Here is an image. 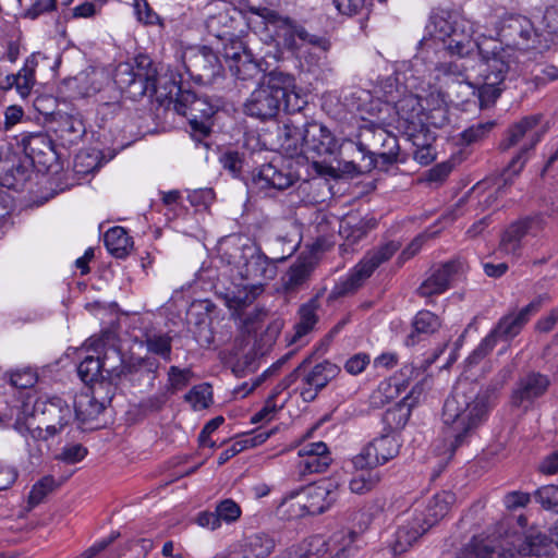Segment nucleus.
<instances>
[{"mask_svg":"<svg viewBox=\"0 0 558 558\" xmlns=\"http://www.w3.org/2000/svg\"><path fill=\"white\" fill-rule=\"evenodd\" d=\"M219 105L213 104L207 96H197L192 90L177 87L174 110L186 117L193 131L201 135H208L210 132V119L218 110Z\"/></svg>","mask_w":558,"mask_h":558,"instance_id":"nucleus-6","label":"nucleus"},{"mask_svg":"<svg viewBox=\"0 0 558 558\" xmlns=\"http://www.w3.org/2000/svg\"><path fill=\"white\" fill-rule=\"evenodd\" d=\"M539 120V116H529L514 123L509 129L507 137L501 142V148L506 150L515 146L527 133H531L537 126Z\"/></svg>","mask_w":558,"mask_h":558,"instance_id":"nucleus-40","label":"nucleus"},{"mask_svg":"<svg viewBox=\"0 0 558 558\" xmlns=\"http://www.w3.org/2000/svg\"><path fill=\"white\" fill-rule=\"evenodd\" d=\"M400 248V244L389 241L368 251L363 259L354 267L349 277L335 287L333 294L342 296L356 291L362 283L385 262L389 260Z\"/></svg>","mask_w":558,"mask_h":558,"instance_id":"nucleus-7","label":"nucleus"},{"mask_svg":"<svg viewBox=\"0 0 558 558\" xmlns=\"http://www.w3.org/2000/svg\"><path fill=\"white\" fill-rule=\"evenodd\" d=\"M487 412L488 396L481 393L473 383L459 381L444 404L445 429L442 439L435 445L436 454L451 459L454 451L486 420Z\"/></svg>","mask_w":558,"mask_h":558,"instance_id":"nucleus-2","label":"nucleus"},{"mask_svg":"<svg viewBox=\"0 0 558 558\" xmlns=\"http://www.w3.org/2000/svg\"><path fill=\"white\" fill-rule=\"evenodd\" d=\"M39 58L40 53L31 54L25 60L23 68L16 74L19 77V94L22 97L28 96L35 85V71L38 65Z\"/></svg>","mask_w":558,"mask_h":558,"instance_id":"nucleus-43","label":"nucleus"},{"mask_svg":"<svg viewBox=\"0 0 558 558\" xmlns=\"http://www.w3.org/2000/svg\"><path fill=\"white\" fill-rule=\"evenodd\" d=\"M399 439L393 434L381 435L367 444L362 451L353 458L356 469H375L387 463L398 456Z\"/></svg>","mask_w":558,"mask_h":558,"instance_id":"nucleus-15","label":"nucleus"},{"mask_svg":"<svg viewBox=\"0 0 558 558\" xmlns=\"http://www.w3.org/2000/svg\"><path fill=\"white\" fill-rule=\"evenodd\" d=\"M192 372L189 368L181 369L178 366H170L168 371L167 392L173 395L189 385Z\"/></svg>","mask_w":558,"mask_h":558,"instance_id":"nucleus-56","label":"nucleus"},{"mask_svg":"<svg viewBox=\"0 0 558 558\" xmlns=\"http://www.w3.org/2000/svg\"><path fill=\"white\" fill-rule=\"evenodd\" d=\"M534 497L543 508L558 511V486H543L535 492Z\"/></svg>","mask_w":558,"mask_h":558,"instance_id":"nucleus-61","label":"nucleus"},{"mask_svg":"<svg viewBox=\"0 0 558 558\" xmlns=\"http://www.w3.org/2000/svg\"><path fill=\"white\" fill-rule=\"evenodd\" d=\"M313 263L307 259H298L293 263L282 277L283 287L287 291H295L302 287L313 271Z\"/></svg>","mask_w":558,"mask_h":558,"instance_id":"nucleus-36","label":"nucleus"},{"mask_svg":"<svg viewBox=\"0 0 558 558\" xmlns=\"http://www.w3.org/2000/svg\"><path fill=\"white\" fill-rule=\"evenodd\" d=\"M336 140L324 125L311 122L304 124V151L303 155L315 154L326 156L333 154Z\"/></svg>","mask_w":558,"mask_h":558,"instance_id":"nucleus-21","label":"nucleus"},{"mask_svg":"<svg viewBox=\"0 0 558 558\" xmlns=\"http://www.w3.org/2000/svg\"><path fill=\"white\" fill-rule=\"evenodd\" d=\"M402 384L397 377H391L379 383L372 392L369 402L373 408H383L401 392Z\"/></svg>","mask_w":558,"mask_h":558,"instance_id":"nucleus-38","label":"nucleus"},{"mask_svg":"<svg viewBox=\"0 0 558 558\" xmlns=\"http://www.w3.org/2000/svg\"><path fill=\"white\" fill-rule=\"evenodd\" d=\"M281 104L279 98L272 95V92L259 85L245 101L244 112L250 117L265 121L278 114Z\"/></svg>","mask_w":558,"mask_h":558,"instance_id":"nucleus-19","label":"nucleus"},{"mask_svg":"<svg viewBox=\"0 0 558 558\" xmlns=\"http://www.w3.org/2000/svg\"><path fill=\"white\" fill-rule=\"evenodd\" d=\"M456 19L458 16H444V15H435L432 17V34L435 38L446 43V39L452 34V29L456 27Z\"/></svg>","mask_w":558,"mask_h":558,"instance_id":"nucleus-57","label":"nucleus"},{"mask_svg":"<svg viewBox=\"0 0 558 558\" xmlns=\"http://www.w3.org/2000/svg\"><path fill=\"white\" fill-rule=\"evenodd\" d=\"M253 183L260 190L275 189L286 190L290 187L295 180L294 174L284 168L278 167L275 162L263 165L253 172Z\"/></svg>","mask_w":558,"mask_h":558,"instance_id":"nucleus-23","label":"nucleus"},{"mask_svg":"<svg viewBox=\"0 0 558 558\" xmlns=\"http://www.w3.org/2000/svg\"><path fill=\"white\" fill-rule=\"evenodd\" d=\"M427 530L422 526V523H414L413 515L405 523L400 524L390 543V548L395 555L407 551L414 542L418 539Z\"/></svg>","mask_w":558,"mask_h":558,"instance_id":"nucleus-31","label":"nucleus"},{"mask_svg":"<svg viewBox=\"0 0 558 558\" xmlns=\"http://www.w3.org/2000/svg\"><path fill=\"white\" fill-rule=\"evenodd\" d=\"M33 417L38 421L37 426H41L45 434L54 437L69 424L72 411L59 397H40L34 403Z\"/></svg>","mask_w":558,"mask_h":558,"instance_id":"nucleus-8","label":"nucleus"},{"mask_svg":"<svg viewBox=\"0 0 558 558\" xmlns=\"http://www.w3.org/2000/svg\"><path fill=\"white\" fill-rule=\"evenodd\" d=\"M427 530L422 526V523H414L413 515L405 523L400 524L390 543V548L395 555L407 551L414 542L418 539Z\"/></svg>","mask_w":558,"mask_h":558,"instance_id":"nucleus-30","label":"nucleus"},{"mask_svg":"<svg viewBox=\"0 0 558 558\" xmlns=\"http://www.w3.org/2000/svg\"><path fill=\"white\" fill-rule=\"evenodd\" d=\"M457 558H513V553L510 550L500 553L496 548L483 544L474 549L466 548Z\"/></svg>","mask_w":558,"mask_h":558,"instance_id":"nucleus-58","label":"nucleus"},{"mask_svg":"<svg viewBox=\"0 0 558 558\" xmlns=\"http://www.w3.org/2000/svg\"><path fill=\"white\" fill-rule=\"evenodd\" d=\"M183 64L189 75L202 83H210L221 71L218 56L205 46L187 49L183 54Z\"/></svg>","mask_w":558,"mask_h":558,"instance_id":"nucleus-16","label":"nucleus"},{"mask_svg":"<svg viewBox=\"0 0 558 558\" xmlns=\"http://www.w3.org/2000/svg\"><path fill=\"white\" fill-rule=\"evenodd\" d=\"M216 513L219 518L220 523L227 524L233 523L241 517L240 506L232 499H225L216 506Z\"/></svg>","mask_w":558,"mask_h":558,"instance_id":"nucleus-59","label":"nucleus"},{"mask_svg":"<svg viewBox=\"0 0 558 558\" xmlns=\"http://www.w3.org/2000/svg\"><path fill=\"white\" fill-rule=\"evenodd\" d=\"M242 61L232 63L230 65L231 74L240 81L246 82L255 80L260 74L259 64L253 59L252 53L248 56H242Z\"/></svg>","mask_w":558,"mask_h":558,"instance_id":"nucleus-47","label":"nucleus"},{"mask_svg":"<svg viewBox=\"0 0 558 558\" xmlns=\"http://www.w3.org/2000/svg\"><path fill=\"white\" fill-rule=\"evenodd\" d=\"M463 57H459L456 60L445 61L435 65L437 72L436 77L439 80L441 76L446 78L459 80L468 78L466 71L469 66L466 62L462 60Z\"/></svg>","mask_w":558,"mask_h":558,"instance_id":"nucleus-51","label":"nucleus"},{"mask_svg":"<svg viewBox=\"0 0 558 558\" xmlns=\"http://www.w3.org/2000/svg\"><path fill=\"white\" fill-rule=\"evenodd\" d=\"M389 134L390 133L383 128L363 130L356 143V149L362 156L361 161H349L345 163L344 169L348 172L364 173L378 167V153L381 146L385 141H388V145L392 143L389 140Z\"/></svg>","mask_w":558,"mask_h":558,"instance_id":"nucleus-10","label":"nucleus"},{"mask_svg":"<svg viewBox=\"0 0 558 558\" xmlns=\"http://www.w3.org/2000/svg\"><path fill=\"white\" fill-rule=\"evenodd\" d=\"M122 362L121 353L116 348H109L104 356L95 357L88 355L77 366V374L85 384L97 386L100 381L108 378L113 380L118 371L117 363Z\"/></svg>","mask_w":558,"mask_h":558,"instance_id":"nucleus-14","label":"nucleus"},{"mask_svg":"<svg viewBox=\"0 0 558 558\" xmlns=\"http://www.w3.org/2000/svg\"><path fill=\"white\" fill-rule=\"evenodd\" d=\"M242 545L252 558H266L275 549L274 538L265 533H255L248 536Z\"/></svg>","mask_w":558,"mask_h":558,"instance_id":"nucleus-42","label":"nucleus"},{"mask_svg":"<svg viewBox=\"0 0 558 558\" xmlns=\"http://www.w3.org/2000/svg\"><path fill=\"white\" fill-rule=\"evenodd\" d=\"M236 19L229 12H219L207 20L206 26L209 34L218 39V35L222 34L226 29L235 32L236 26L234 24H236Z\"/></svg>","mask_w":558,"mask_h":558,"instance_id":"nucleus-54","label":"nucleus"},{"mask_svg":"<svg viewBox=\"0 0 558 558\" xmlns=\"http://www.w3.org/2000/svg\"><path fill=\"white\" fill-rule=\"evenodd\" d=\"M54 132L58 137L64 142V144L71 145L77 143L82 138L85 128L81 120L66 116L62 117L58 121V126Z\"/></svg>","mask_w":558,"mask_h":558,"instance_id":"nucleus-41","label":"nucleus"},{"mask_svg":"<svg viewBox=\"0 0 558 558\" xmlns=\"http://www.w3.org/2000/svg\"><path fill=\"white\" fill-rule=\"evenodd\" d=\"M422 388L416 386L393 408L388 409L384 415V422L391 429L403 428L411 415L412 408L418 402Z\"/></svg>","mask_w":558,"mask_h":558,"instance_id":"nucleus-27","label":"nucleus"},{"mask_svg":"<svg viewBox=\"0 0 558 558\" xmlns=\"http://www.w3.org/2000/svg\"><path fill=\"white\" fill-rule=\"evenodd\" d=\"M548 299L549 298L546 294L539 295L524 306L519 313L501 317L490 332L468 356V364L473 365L482 361L495 348L499 339L509 341L518 336L523 326L529 322L530 317L535 314Z\"/></svg>","mask_w":558,"mask_h":558,"instance_id":"nucleus-4","label":"nucleus"},{"mask_svg":"<svg viewBox=\"0 0 558 558\" xmlns=\"http://www.w3.org/2000/svg\"><path fill=\"white\" fill-rule=\"evenodd\" d=\"M339 485L333 480H323L304 488L301 493H292L291 498L296 497L301 512L298 515H316L328 510L338 498Z\"/></svg>","mask_w":558,"mask_h":558,"instance_id":"nucleus-9","label":"nucleus"},{"mask_svg":"<svg viewBox=\"0 0 558 558\" xmlns=\"http://www.w3.org/2000/svg\"><path fill=\"white\" fill-rule=\"evenodd\" d=\"M17 429L25 437L29 462L38 464L50 449L48 441L51 436L45 434L41 426H33L32 423L19 425Z\"/></svg>","mask_w":558,"mask_h":558,"instance_id":"nucleus-26","label":"nucleus"},{"mask_svg":"<svg viewBox=\"0 0 558 558\" xmlns=\"http://www.w3.org/2000/svg\"><path fill=\"white\" fill-rule=\"evenodd\" d=\"M157 71L151 68V61L147 57H142L137 61V68L133 72V78L130 81L131 85H138L141 93L147 89H156Z\"/></svg>","mask_w":558,"mask_h":558,"instance_id":"nucleus-39","label":"nucleus"},{"mask_svg":"<svg viewBox=\"0 0 558 558\" xmlns=\"http://www.w3.org/2000/svg\"><path fill=\"white\" fill-rule=\"evenodd\" d=\"M305 360L301 374V383L298 385L300 397L305 402H312L332 379L340 374V367L329 361L316 364L312 368H307Z\"/></svg>","mask_w":558,"mask_h":558,"instance_id":"nucleus-13","label":"nucleus"},{"mask_svg":"<svg viewBox=\"0 0 558 558\" xmlns=\"http://www.w3.org/2000/svg\"><path fill=\"white\" fill-rule=\"evenodd\" d=\"M19 145L32 166L38 165L48 170L58 159L52 140L44 132L22 133Z\"/></svg>","mask_w":558,"mask_h":558,"instance_id":"nucleus-17","label":"nucleus"},{"mask_svg":"<svg viewBox=\"0 0 558 558\" xmlns=\"http://www.w3.org/2000/svg\"><path fill=\"white\" fill-rule=\"evenodd\" d=\"M105 381H100L97 386H93L86 391L76 395L74 399V411L76 418L82 423H88L96 420L106 409L110 398L99 400L96 395L102 390Z\"/></svg>","mask_w":558,"mask_h":558,"instance_id":"nucleus-22","label":"nucleus"},{"mask_svg":"<svg viewBox=\"0 0 558 558\" xmlns=\"http://www.w3.org/2000/svg\"><path fill=\"white\" fill-rule=\"evenodd\" d=\"M539 141V136L537 134H533L531 136V143L529 146H524V148L521 149V151L512 158L510 163L508 165L507 169H505L502 173V185L498 186V191L506 187L507 185L512 184V178L518 175L521 170L523 169L525 162H526V151L535 146V144Z\"/></svg>","mask_w":558,"mask_h":558,"instance_id":"nucleus-45","label":"nucleus"},{"mask_svg":"<svg viewBox=\"0 0 558 558\" xmlns=\"http://www.w3.org/2000/svg\"><path fill=\"white\" fill-rule=\"evenodd\" d=\"M100 167V153L96 149L81 150L75 155L73 169L77 174H88Z\"/></svg>","mask_w":558,"mask_h":558,"instance_id":"nucleus-49","label":"nucleus"},{"mask_svg":"<svg viewBox=\"0 0 558 558\" xmlns=\"http://www.w3.org/2000/svg\"><path fill=\"white\" fill-rule=\"evenodd\" d=\"M547 376L539 373H530L519 380L518 388L513 392L514 403L532 401L543 396L549 387Z\"/></svg>","mask_w":558,"mask_h":558,"instance_id":"nucleus-28","label":"nucleus"},{"mask_svg":"<svg viewBox=\"0 0 558 558\" xmlns=\"http://www.w3.org/2000/svg\"><path fill=\"white\" fill-rule=\"evenodd\" d=\"M397 113L400 119L415 125L417 122H421V106L418 100L412 96L400 99L396 104Z\"/></svg>","mask_w":558,"mask_h":558,"instance_id":"nucleus-53","label":"nucleus"},{"mask_svg":"<svg viewBox=\"0 0 558 558\" xmlns=\"http://www.w3.org/2000/svg\"><path fill=\"white\" fill-rule=\"evenodd\" d=\"M253 12L260 16L267 26H271L275 29V34L281 40L282 46L292 52L300 49V41L308 43L324 50L328 47L325 38L310 34L289 16L281 15L268 8L253 9Z\"/></svg>","mask_w":558,"mask_h":558,"instance_id":"nucleus-5","label":"nucleus"},{"mask_svg":"<svg viewBox=\"0 0 558 558\" xmlns=\"http://www.w3.org/2000/svg\"><path fill=\"white\" fill-rule=\"evenodd\" d=\"M474 34L473 24L464 17L456 19V27L452 29V34L444 43L445 48L451 53L458 57H465L470 54L474 48L478 50V44L482 41H473L472 36Z\"/></svg>","mask_w":558,"mask_h":558,"instance_id":"nucleus-24","label":"nucleus"},{"mask_svg":"<svg viewBox=\"0 0 558 558\" xmlns=\"http://www.w3.org/2000/svg\"><path fill=\"white\" fill-rule=\"evenodd\" d=\"M260 85L272 92V95L277 96L281 102L284 98V95L289 92H292V89L296 87L294 76L280 70L270 71L265 76V82H263Z\"/></svg>","mask_w":558,"mask_h":558,"instance_id":"nucleus-37","label":"nucleus"},{"mask_svg":"<svg viewBox=\"0 0 558 558\" xmlns=\"http://www.w3.org/2000/svg\"><path fill=\"white\" fill-rule=\"evenodd\" d=\"M389 140L392 142L391 146L388 145V141H385L384 145L381 146L380 151L378 153V166L380 165L381 168L388 167L398 160L399 155V143L398 138L393 134H389Z\"/></svg>","mask_w":558,"mask_h":558,"instance_id":"nucleus-63","label":"nucleus"},{"mask_svg":"<svg viewBox=\"0 0 558 558\" xmlns=\"http://www.w3.org/2000/svg\"><path fill=\"white\" fill-rule=\"evenodd\" d=\"M380 473L374 469L362 471L350 481V489L355 494H365L380 482Z\"/></svg>","mask_w":558,"mask_h":558,"instance_id":"nucleus-50","label":"nucleus"},{"mask_svg":"<svg viewBox=\"0 0 558 558\" xmlns=\"http://www.w3.org/2000/svg\"><path fill=\"white\" fill-rule=\"evenodd\" d=\"M294 250L291 246L287 255L269 258L250 239L232 236L225 242L221 258L233 266L243 280L251 281L252 286H263L276 277V264L286 260Z\"/></svg>","mask_w":558,"mask_h":558,"instance_id":"nucleus-3","label":"nucleus"},{"mask_svg":"<svg viewBox=\"0 0 558 558\" xmlns=\"http://www.w3.org/2000/svg\"><path fill=\"white\" fill-rule=\"evenodd\" d=\"M543 23L546 33L550 36L549 40L558 39V3L546 8L543 15Z\"/></svg>","mask_w":558,"mask_h":558,"instance_id":"nucleus-64","label":"nucleus"},{"mask_svg":"<svg viewBox=\"0 0 558 558\" xmlns=\"http://www.w3.org/2000/svg\"><path fill=\"white\" fill-rule=\"evenodd\" d=\"M547 545V537L539 531L531 530L517 551L522 556H541Z\"/></svg>","mask_w":558,"mask_h":558,"instance_id":"nucleus-46","label":"nucleus"},{"mask_svg":"<svg viewBox=\"0 0 558 558\" xmlns=\"http://www.w3.org/2000/svg\"><path fill=\"white\" fill-rule=\"evenodd\" d=\"M117 366L118 371L114 378H123L132 386L148 391L155 386L160 363L155 357L144 356L131 357L128 362L122 360L121 363H117Z\"/></svg>","mask_w":558,"mask_h":558,"instance_id":"nucleus-12","label":"nucleus"},{"mask_svg":"<svg viewBox=\"0 0 558 558\" xmlns=\"http://www.w3.org/2000/svg\"><path fill=\"white\" fill-rule=\"evenodd\" d=\"M545 226V218L541 214L526 216L513 221L502 233L499 244L501 252L519 258L522 254L523 239L527 235L536 236Z\"/></svg>","mask_w":558,"mask_h":558,"instance_id":"nucleus-11","label":"nucleus"},{"mask_svg":"<svg viewBox=\"0 0 558 558\" xmlns=\"http://www.w3.org/2000/svg\"><path fill=\"white\" fill-rule=\"evenodd\" d=\"M218 40L222 43L223 58L229 68L232 65V63L242 61V56L251 54L242 40L239 38L236 32L226 29L222 32V34L218 35Z\"/></svg>","mask_w":558,"mask_h":558,"instance_id":"nucleus-35","label":"nucleus"},{"mask_svg":"<svg viewBox=\"0 0 558 558\" xmlns=\"http://www.w3.org/2000/svg\"><path fill=\"white\" fill-rule=\"evenodd\" d=\"M500 41L484 38L478 44L481 57L477 95L482 109L493 105L502 92L505 80L522 72L518 50L536 49L547 46L548 39L538 33L533 22L520 14H509L502 17L498 31Z\"/></svg>","mask_w":558,"mask_h":558,"instance_id":"nucleus-1","label":"nucleus"},{"mask_svg":"<svg viewBox=\"0 0 558 558\" xmlns=\"http://www.w3.org/2000/svg\"><path fill=\"white\" fill-rule=\"evenodd\" d=\"M278 141L281 149L289 156L301 155L304 151V126L300 128L292 120L278 130Z\"/></svg>","mask_w":558,"mask_h":558,"instance_id":"nucleus-32","label":"nucleus"},{"mask_svg":"<svg viewBox=\"0 0 558 558\" xmlns=\"http://www.w3.org/2000/svg\"><path fill=\"white\" fill-rule=\"evenodd\" d=\"M454 501V495L450 492H441L434 495L423 509H415L413 522L422 523L427 531L437 524L449 511Z\"/></svg>","mask_w":558,"mask_h":558,"instance_id":"nucleus-20","label":"nucleus"},{"mask_svg":"<svg viewBox=\"0 0 558 558\" xmlns=\"http://www.w3.org/2000/svg\"><path fill=\"white\" fill-rule=\"evenodd\" d=\"M299 461L295 464V476L304 480L310 474L327 471L332 458L324 441L304 444L298 451Z\"/></svg>","mask_w":558,"mask_h":558,"instance_id":"nucleus-18","label":"nucleus"},{"mask_svg":"<svg viewBox=\"0 0 558 558\" xmlns=\"http://www.w3.org/2000/svg\"><path fill=\"white\" fill-rule=\"evenodd\" d=\"M320 308L318 295L312 298L306 303L302 304L298 311L299 322L294 326V333L290 339V343H296L303 337L308 335L318 323L317 312Z\"/></svg>","mask_w":558,"mask_h":558,"instance_id":"nucleus-29","label":"nucleus"},{"mask_svg":"<svg viewBox=\"0 0 558 558\" xmlns=\"http://www.w3.org/2000/svg\"><path fill=\"white\" fill-rule=\"evenodd\" d=\"M58 484L53 476L47 475L36 482L28 495V506L34 508L38 506L46 498L48 494L57 488Z\"/></svg>","mask_w":558,"mask_h":558,"instance_id":"nucleus-52","label":"nucleus"},{"mask_svg":"<svg viewBox=\"0 0 558 558\" xmlns=\"http://www.w3.org/2000/svg\"><path fill=\"white\" fill-rule=\"evenodd\" d=\"M185 400L195 410L206 409L213 400L211 387L207 384L195 386L185 395Z\"/></svg>","mask_w":558,"mask_h":558,"instance_id":"nucleus-55","label":"nucleus"},{"mask_svg":"<svg viewBox=\"0 0 558 558\" xmlns=\"http://www.w3.org/2000/svg\"><path fill=\"white\" fill-rule=\"evenodd\" d=\"M172 338L167 333H151L145 338L148 352L159 355L165 361L171 360Z\"/></svg>","mask_w":558,"mask_h":558,"instance_id":"nucleus-48","label":"nucleus"},{"mask_svg":"<svg viewBox=\"0 0 558 558\" xmlns=\"http://www.w3.org/2000/svg\"><path fill=\"white\" fill-rule=\"evenodd\" d=\"M1 170L4 173V185L14 190L22 189L31 175L29 166L21 161L13 162L9 167L3 166Z\"/></svg>","mask_w":558,"mask_h":558,"instance_id":"nucleus-44","label":"nucleus"},{"mask_svg":"<svg viewBox=\"0 0 558 558\" xmlns=\"http://www.w3.org/2000/svg\"><path fill=\"white\" fill-rule=\"evenodd\" d=\"M441 326V322L434 313L423 310L420 311L413 322V331L407 337V345H415L423 335H432L436 332Z\"/></svg>","mask_w":558,"mask_h":558,"instance_id":"nucleus-33","label":"nucleus"},{"mask_svg":"<svg viewBox=\"0 0 558 558\" xmlns=\"http://www.w3.org/2000/svg\"><path fill=\"white\" fill-rule=\"evenodd\" d=\"M456 271L457 265L453 262L445 263L439 267L432 269L428 277L417 288V295L430 299L434 295L445 293L449 289L450 281Z\"/></svg>","mask_w":558,"mask_h":558,"instance_id":"nucleus-25","label":"nucleus"},{"mask_svg":"<svg viewBox=\"0 0 558 558\" xmlns=\"http://www.w3.org/2000/svg\"><path fill=\"white\" fill-rule=\"evenodd\" d=\"M105 246L117 258L126 257L133 248L132 238L122 227L110 228L104 235Z\"/></svg>","mask_w":558,"mask_h":558,"instance_id":"nucleus-34","label":"nucleus"},{"mask_svg":"<svg viewBox=\"0 0 558 558\" xmlns=\"http://www.w3.org/2000/svg\"><path fill=\"white\" fill-rule=\"evenodd\" d=\"M495 121L478 122L471 125L462 132V140L466 144L476 143L486 137L489 132L495 128Z\"/></svg>","mask_w":558,"mask_h":558,"instance_id":"nucleus-60","label":"nucleus"},{"mask_svg":"<svg viewBox=\"0 0 558 558\" xmlns=\"http://www.w3.org/2000/svg\"><path fill=\"white\" fill-rule=\"evenodd\" d=\"M87 454V449L81 444H71L64 446L54 459L65 464H75L82 461Z\"/></svg>","mask_w":558,"mask_h":558,"instance_id":"nucleus-62","label":"nucleus"}]
</instances>
